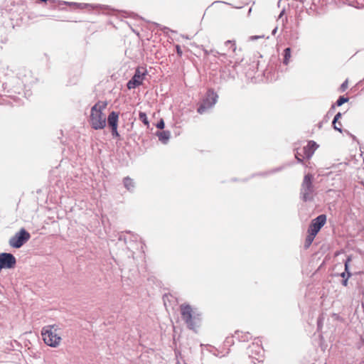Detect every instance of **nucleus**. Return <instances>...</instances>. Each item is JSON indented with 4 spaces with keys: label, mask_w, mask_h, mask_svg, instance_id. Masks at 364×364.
Returning a JSON list of instances; mask_svg holds the SVG:
<instances>
[{
    "label": "nucleus",
    "mask_w": 364,
    "mask_h": 364,
    "mask_svg": "<svg viewBox=\"0 0 364 364\" xmlns=\"http://www.w3.org/2000/svg\"><path fill=\"white\" fill-rule=\"evenodd\" d=\"M181 311L183 319L186 321L188 326L193 329L198 326L200 323V315L198 314L193 315L191 307L188 304L181 306Z\"/></svg>",
    "instance_id": "3"
},
{
    "label": "nucleus",
    "mask_w": 364,
    "mask_h": 364,
    "mask_svg": "<svg viewBox=\"0 0 364 364\" xmlns=\"http://www.w3.org/2000/svg\"><path fill=\"white\" fill-rule=\"evenodd\" d=\"M348 98H346V97H340L338 101H337V105L338 106H341L343 103L348 102Z\"/></svg>",
    "instance_id": "18"
},
{
    "label": "nucleus",
    "mask_w": 364,
    "mask_h": 364,
    "mask_svg": "<svg viewBox=\"0 0 364 364\" xmlns=\"http://www.w3.org/2000/svg\"><path fill=\"white\" fill-rule=\"evenodd\" d=\"M311 176L306 175L301 186V195L304 200H307L311 198L312 193Z\"/></svg>",
    "instance_id": "7"
},
{
    "label": "nucleus",
    "mask_w": 364,
    "mask_h": 364,
    "mask_svg": "<svg viewBox=\"0 0 364 364\" xmlns=\"http://www.w3.org/2000/svg\"><path fill=\"white\" fill-rule=\"evenodd\" d=\"M164 126H165V124H164V120H163V119H161V120L158 122V124H156L157 128L161 129H164Z\"/></svg>",
    "instance_id": "19"
},
{
    "label": "nucleus",
    "mask_w": 364,
    "mask_h": 364,
    "mask_svg": "<svg viewBox=\"0 0 364 364\" xmlns=\"http://www.w3.org/2000/svg\"><path fill=\"white\" fill-rule=\"evenodd\" d=\"M350 259L348 258L346 262H345V269L346 271H348V263L350 262Z\"/></svg>",
    "instance_id": "22"
},
{
    "label": "nucleus",
    "mask_w": 364,
    "mask_h": 364,
    "mask_svg": "<svg viewBox=\"0 0 364 364\" xmlns=\"http://www.w3.org/2000/svg\"><path fill=\"white\" fill-rule=\"evenodd\" d=\"M124 186L128 189V190H131L132 188L134 187V181L132 179H131L130 178H125L124 179Z\"/></svg>",
    "instance_id": "13"
},
{
    "label": "nucleus",
    "mask_w": 364,
    "mask_h": 364,
    "mask_svg": "<svg viewBox=\"0 0 364 364\" xmlns=\"http://www.w3.org/2000/svg\"><path fill=\"white\" fill-rule=\"evenodd\" d=\"M176 49H177V53H178V54L181 55L182 54V52H181V50L180 47H179V46H177V47H176Z\"/></svg>",
    "instance_id": "24"
},
{
    "label": "nucleus",
    "mask_w": 364,
    "mask_h": 364,
    "mask_svg": "<svg viewBox=\"0 0 364 364\" xmlns=\"http://www.w3.org/2000/svg\"><path fill=\"white\" fill-rule=\"evenodd\" d=\"M343 284H344L345 286H346V285H347V279H346V280H345V281L343 282Z\"/></svg>",
    "instance_id": "26"
},
{
    "label": "nucleus",
    "mask_w": 364,
    "mask_h": 364,
    "mask_svg": "<svg viewBox=\"0 0 364 364\" xmlns=\"http://www.w3.org/2000/svg\"><path fill=\"white\" fill-rule=\"evenodd\" d=\"M290 58H291V49L289 48H287L284 50V63L287 65L289 62Z\"/></svg>",
    "instance_id": "14"
},
{
    "label": "nucleus",
    "mask_w": 364,
    "mask_h": 364,
    "mask_svg": "<svg viewBox=\"0 0 364 364\" xmlns=\"http://www.w3.org/2000/svg\"><path fill=\"white\" fill-rule=\"evenodd\" d=\"M347 86H348V81L346 80L341 85L342 90H345V89L347 87Z\"/></svg>",
    "instance_id": "21"
},
{
    "label": "nucleus",
    "mask_w": 364,
    "mask_h": 364,
    "mask_svg": "<svg viewBox=\"0 0 364 364\" xmlns=\"http://www.w3.org/2000/svg\"><path fill=\"white\" fill-rule=\"evenodd\" d=\"M345 275H346V274H345V273H343V274H341V276H342L343 277H345Z\"/></svg>",
    "instance_id": "27"
},
{
    "label": "nucleus",
    "mask_w": 364,
    "mask_h": 364,
    "mask_svg": "<svg viewBox=\"0 0 364 364\" xmlns=\"http://www.w3.org/2000/svg\"><path fill=\"white\" fill-rule=\"evenodd\" d=\"M119 114L116 112H112L108 117L107 121L112 128L118 127Z\"/></svg>",
    "instance_id": "11"
},
{
    "label": "nucleus",
    "mask_w": 364,
    "mask_h": 364,
    "mask_svg": "<svg viewBox=\"0 0 364 364\" xmlns=\"http://www.w3.org/2000/svg\"><path fill=\"white\" fill-rule=\"evenodd\" d=\"M277 28H275L273 30L272 33H273V34H275V33H276V32H277Z\"/></svg>",
    "instance_id": "25"
},
{
    "label": "nucleus",
    "mask_w": 364,
    "mask_h": 364,
    "mask_svg": "<svg viewBox=\"0 0 364 364\" xmlns=\"http://www.w3.org/2000/svg\"><path fill=\"white\" fill-rule=\"evenodd\" d=\"M16 259L11 253H0V269H13L16 267Z\"/></svg>",
    "instance_id": "5"
},
{
    "label": "nucleus",
    "mask_w": 364,
    "mask_h": 364,
    "mask_svg": "<svg viewBox=\"0 0 364 364\" xmlns=\"http://www.w3.org/2000/svg\"><path fill=\"white\" fill-rule=\"evenodd\" d=\"M316 235H313L312 232H309V235L306 237V246L309 247L314 240V237Z\"/></svg>",
    "instance_id": "17"
},
{
    "label": "nucleus",
    "mask_w": 364,
    "mask_h": 364,
    "mask_svg": "<svg viewBox=\"0 0 364 364\" xmlns=\"http://www.w3.org/2000/svg\"><path fill=\"white\" fill-rule=\"evenodd\" d=\"M41 336L44 344L48 347L58 348L63 343V332L57 324L43 326L41 331Z\"/></svg>",
    "instance_id": "1"
},
{
    "label": "nucleus",
    "mask_w": 364,
    "mask_h": 364,
    "mask_svg": "<svg viewBox=\"0 0 364 364\" xmlns=\"http://www.w3.org/2000/svg\"><path fill=\"white\" fill-rule=\"evenodd\" d=\"M296 157L298 159V161H301V159L297 156V155L296 156Z\"/></svg>",
    "instance_id": "28"
},
{
    "label": "nucleus",
    "mask_w": 364,
    "mask_h": 364,
    "mask_svg": "<svg viewBox=\"0 0 364 364\" xmlns=\"http://www.w3.org/2000/svg\"><path fill=\"white\" fill-rule=\"evenodd\" d=\"M218 95L213 91H208L207 97L203 104L198 109L200 114H203L205 109L212 107L217 102Z\"/></svg>",
    "instance_id": "6"
},
{
    "label": "nucleus",
    "mask_w": 364,
    "mask_h": 364,
    "mask_svg": "<svg viewBox=\"0 0 364 364\" xmlns=\"http://www.w3.org/2000/svg\"><path fill=\"white\" fill-rule=\"evenodd\" d=\"M144 75L145 74L144 73H141L139 70H137L132 80H130L127 83L128 89H134L141 85L144 80Z\"/></svg>",
    "instance_id": "9"
},
{
    "label": "nucleus",
    "mask_w": 364,
    "mask_h": 364,
    "mask_svg": "<svg viewBox=\"0 0 364 364\" xmlns=\"http://www.w3.org/2000/svg\"><path fill=\"white\" fill-rule=\"evenodd\" d=\"M318 146L316 144V142L311 141L308 143V144L304 147V156L309 159L311 157L315 152V151L317 149Z\"/></svg>",
    "instance_id": "10"
},
{
    "label": "nucleus",
    "mask_w": 364,
    "mask_h": 364,
    "mask_svg": "<svg viewBox=\"0 0 364 364\" xmlns=\"http://www.w3.org/2000/svg\"><path fill=\"white\" fill-rule=\"evenodd\" d=\"M112 134L114 137H118L119 136V133H118V131H117V127H115V128H112Z\"/></svg>",
    "instance_id": "20"
},
{
    "label": "nucleus",
    "mask_w": 364,
    "mask_h": 364,
    "mask_svg": "<svg viewBox=\"0 0 364 364\" xmlns=\"http://www.w3.org/2000/svg\"><path fill=\"white\" fill-rule=\"evenodd\" d=\"M326 221V216L325 215H320L316 218L312 220L311 224L309 228V232H312L313 235H316L321 228L325 225Z\"/></svg>",
    "instance_id": "8"
},
{
    "label": "nucleus",
    "mask_w": 364,
    "mask_h": 364,
    "mask_svg": "<svg viewBox=\"0 0 364 364\" xmlns=\"http://www.w3.org/2000/svg\"><path fill=\"white\" fill-rule=\"evenodd\" d=\"M341 117V114L340 112H338V114H336L334 119H333V127H334V129L338 130V132H341L342 130L340 127H338L336 125V123L337 122V120H338Z\"/></svg>",
    "instance_id": "16"
},
{
    "label": "nucleus",
    "mask_w": 364,
    "mask_h": 364,
    "mask_svg": "<svg viewBox=\"0 0 364 364\" xmlns=\"http://www.w3.org/2000/svg\"><path fill=\"white\" fill-rule=\"evenodd\" d=\"M31 237L28 232L21 228L12 237L9 239V245L14 248H20Z\"/></svg>",
    "instance_id": "4"
},
{
    "label": "nucleus",
    "mask_w": 364,
    "mask_h": 364,
    "mask_svg": "<svg viewBox=\"0 0 364 364\" xmlns=\"http://www.w3.org/2000/svg\"><path fill=\"white\" fill-rule=\"evenodd\" d=\"M107 106V102L100 101L91 108L89 122L92 129H103L106 127L107 115L104 111Z\"/></svg>",
    "instance_id": "2"
},
{
    "label": "nucleus",
    "mask_w": 364,
    "mask_h": 364,
    "mask_svg": "<svg viewBox=\"0 0 364 364\" xmlns=\"http://www.w3.org/2000/svg\"><path fill=\"white\" fill-rule=\"evenodd\" d=\"M157 136L161 141L166 144L170 138V132L168 131L161 132L158 133Z\"/></svg>",
    "instance_id": "12"
},
{
    "label": "nucleus",
    "mask_w": 364,
    "mask_h": 364,
    "mask_svg": "<svg viewBox=\"0 0 364 364\" xmlns=\"http://www.w3.org/2000/svg\"><path fill=\"white\" fill-rule=\"evenodd\" d=\"M139 119L143 122V123L146 126L149 127V122L147 118V116L146 113L144 112H139Z\"/></svg>",
    "instance_id": "15"
},
{
    "label": "nucleus",
    "mask_w": 364,
    "mask_h": 364,
    "mask_svg": "<svg viewBox=\"0 0 364 364\" xmlns=\"http://www.w3.org/2000/svg\"><path fill=\"white\" fill-rule=\"evenodd\" d=\"M259 38H262V37L261 36H253L250 37V40L253 41V40L258 39Z\"/></svg>",
    "instance_id": "23"
}]
</instances>
